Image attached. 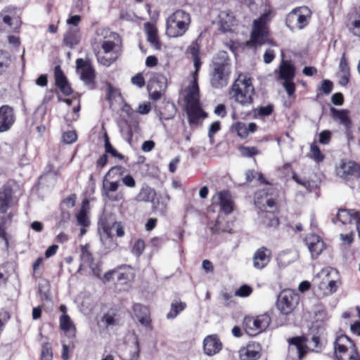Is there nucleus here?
<instances>
[{"label": "nucleus", "mask_w": 360, "mask_h": 360, "mask_svg": "<svg viewBox=\"0 0 360 360\" xmlns=\"http://www.w3.org/2000/svg\"><path fill=\"white\" fill-rule=\"evenodd\" d=\"M13 195L14 191L10 184L6 183L0 188V238L4 240L6 247L9 245L6 229L15 214L13 207L16 203Z\"/></svg>", "instance_id": "nucleus-1"}, {"label": "nucleus", "mask_w": 360, "mask_h": 360, "mask_svg": "<svg viewBox=\"0 0 360 360\" xmlns=\"http://www.w3.org/2000/svg\"><path fill=\"white\" fill-rule=\"evenodd\" d=\"M269 15V13L265 12L254 20L250 41L248 42L250 46L257 49L264 44L277 46L275 40L270 38V30L268 25Z\"/></svg>", "instance_id": "nucleus-2"}, {"label": "nucleus", "mask_w": 360, "mask_h": 360, "mask_svg": "<svg viewBox=\"0 0 360 360\" xmlns=\"http://www.w3.org/2000/svg\"><path fill=\"white\" fill-rule=\"evenodd\" d=\"M230 94L242 105L252 104L255 88L252 77L248 73H239L231 86Z\"/></svg>", "instance_id": "nucleus-3"}, {"label": "nucleus", "mask_w": 360, "mask_h": 360, "mask_svg": "<svg viewBox=\"0 0 360 360\" xmlns=\"http://www.w3.org/2000/svg\"><path fill=\"white\" fill-rule=\"evenodd\" d=\"M231 63L226 52L214 58L211 65L210 82L215 89H222L228 84L231 75Z\"/></svg>", "instance_id": "nucleus-4"}, {"label": "nucleus", "mask_w": 360, "mask_h": 360, "mask_svg": "<svg viewBox=\"0 0 360 360\" xmlns=\"http://www.w3.org/2000/svg\"><path fill=\"white\" fill-rule=\"evenodd\" d=\"M125 168L121 165L112 167L105 174L102 181L101 192L110 200L117 202L123 199L121 193L114 194L120 186V179L123 176Z\"/></svg>", "instance_id": "nucleus-5"}, {"label": "nucleus", "mask_w": 360, "mask_h": 360, "mask_svg": "<svg viewBox=\"0 0 360 360\" xmlns=\"http://www.w3.org/2000/svg\"><path fill=\"white\" fill-rule=\"evenodd\" d=\"M191 22L190 13L182 9H178L167 19V34L170 37H181L188 31Z\"/></svg>", "instance_id": "nucleus-6"}, {"label": "nucleus", "mask_w": 360, "mask_h": 360, "mask_svg": "<svg viewBox=\"0 0 360 360\" xmlns=\"http://www.w3.org/2000/svg\"><path fill=\"white\" fill-rule=\"evenodd\" d=\"M274 73L277 79L283 82V86L288 96H293L296 91V85L294 82L296 67L293 61L282 59Z\"/></svg>", "instance_id": "nucleus-7"}, {"label": "nucleus", "mask_w": 360, "mask_h": 360, "mask_svg": "<svg viewBox=\"0 0 360 360\" xmlns=\"http://www.w3.org/2000/svg\"><path fill=\"white\" fill-rule=\"evenodd\" d=\"M312 11L306 6L293 8L285 17L286 26L291 30H303L311 20Z\"/></svg>", "instance_id": "nucleus-8"}, {"label": "nucleus", "mask_w": 360, "mask_h": 360, "mask_svg": "<svg viewBox=\"0 0 360 360\" xmlns=\"http://www.w3.org/2000/svg\"><path fill=\"white\" fill-rule=\"evenodd\" d=\"M335 171L336 176L352 188L354 182L360 179V164L354 160H342Z\"/></svg>", "instance_id": "nucleus-9"}, {"label": "nucleus", "mask_w": 360, "mask_h": 360, "mask_svg": "<svg viewBox=\"0 0 360 360\" xmlns=\"http://www.w3.org/2000/svg\"><path fill=\"white\" fill-rule=\"evenodd\" d=\"M271 322L270 316L265 313L256 316H245L243 326L245 332L250 336H255L264 331Z\"/></svg>", "instance_id": "nucleus-10"}, {"label": "nucleus", "mask_w": 360, "mask_h": 360, "mask_svg": "<svg viewBox=\"0 0 360 360\" xmlns=\"http://www.w3.org/2000/svg\"><path fill=\"white\" fill-rule=\"evenodd\" d=\"M300 302V296L294 290L285 289L278 296L276 307L281 314L289 315L292 314Z\"/></svg>", "instance_id": "nucleus-11"}, {"label": "nucleus", "mask_w": 360, "mask_h": 360, "mask_svg": "<svg viewBox=\"0 0 360 360\" xmlns=\"http://www.w3.org/2000/svg\"><path fill=\"white\" fill-rule=\"evenodd\" d=\"M77 72L79 75L80 79L90 90L96 87V70L89 60L77 58L76 60Z\"/></svg>", "instance_id": "nucleus-12"}, {"label": "nucleus", "mask_w": 360, "mask_h": 360, "mask_svg": "<svg viewBox=\"0 0 360 360\" xmlns=\"http://www.w3.org/2000/svg\"><path fill=\"white\" fill-rule=\"evenodd\" d=\"M330 110L333 119L334 120H338L340 124L344 126L345 135L348 140L353 139V124L349 116V111L347 109L338 110L333 107L330 108Z\"/></svg>", "instance_id": "nucleus-13"}, {"label": "nucleus", "mask_w": 360, "mask_h": 360, "mask_svg": "<svg viewBox=\"0 0 360 360\" xmlns=\"http://www.w3.org/2000/svg\"><path fill=\"white\" fill-rule=\"evenodd\" d=\"M304 242L311 253V258L314 259H317L326 248L322 238L315 233L307 235Z\"/></svg>", "instance_id": "nucleus-14"}, {"label": "nucleus", "mask_w": 360, "mask_h": 360, "mask_svg": "<svg viewBox=\"0 0 360 360\" xmlns=\"http://www.w3.org/2000/svg\"><path fill=\"white\" fill-rule=\"evenodd\" d=\"M346 27L352 36L360 39V6L354 7L348 13Z\"/></svg>", "instance_id": "nucleus-15"}, {"label": "nucleus", "mask_w": 360, "mask_h": 360, "mask_svg": "<svg viewBox=\"0 0 360 360\" xmlns=\"http://www.w3.org/2000/svg\"><path fill=\"white\" fill-rule=\"evenodd\" d=\"M15 121L14 110L8 105L0 107V133L8 131Z\"/></svg>", "instance_id": "nucleus-16"}, {"label": "nucleus", "mask_w": 360, "mask_h": 360, "mask_svg": "<svg viewBox=\"0 0 360 360\" xmlns=\"http://www.w3.org/2000/svg\"><path fill=\"white\" fill-rule=\"evenodd\" d=\"M271 250L266 247L262 246L258 248L253 255V266L257 269H263L271 262Z\"/></svg>", "instance_id": "nucleus-17"}, {"label": "nucleus", "mask_w": 360, "mask_h": 360, "mask_svg": "<svg viewBox=\"0 0 360 360\" xmlns=\"http://www.w3.org/2000/svg\"><path fill=\"white\" fill-rule=\"evenodd\" d=\"M132 310L141 326L150 330L153 328L150 311L148 307L136 303L133 305Z\"/></svg>", "instance_id": "nucleus-18"}, {"label": "nucleus", "mask_w": 360, "mask_h": 360, "mask_svg": "<svg viewBox=\"0 0 360 360\" xmlns=\"http://www.w3.org/2000/svg\"><path fill=\"white\" fill-rule=\"evenodd\" d=\"M54 79L56 86L64 96H70L73 90L60 65L54 68Z\"/></svg>", "instance_id": "nucleus-19"}, {"label": "nucleus", "mask_w": 360, "mask_h": 360, "mask_svg": "<svg viewBox=\"0 0 360 360\" xmlns=\"http://www.w3.org/2000/svg\"><path fill=\"white\" fill-rule=\"evenodd\" d=\"M339 221L342 224H349L353 221L355 224L360 221V211L352 209L340 208L338 210L336 217L333 219V222Z\"/></svg>", "instance_id": "nucleus-20"}, {"label": "nucleus", "mask_w": 360, "mask_h": 360, "mask_svg": "<svg viewBox=\"0 0 360 360\" xmlns=\"http://www.w3.org/2000/svg\"><path fill=\"white\" fill-rule=\"evenodd\" d=\"M261 355V346L256 342L248 343L238 351L240 360H258Z\"/></svg>", "instance_id": "nucleus-21"}, {"label": "nucleus", "mask_w": 360, "mask_h": 360, "mask_svg": "<svg viewBox=\"0 0 360 360\" xmlns=\"http://www.w3.org/2000/svg\"><path fill=\"white\" fill-rule=\"evenodd\" d=\"M186 111L191 126L198 124L201 119L207 117V113L201 108L199 103L186 104Z\"/></svg>", "instance_id": "nucleus-22"}, {"label": "nucleus", "mask_w": 360, "mask_h": 360, "mask_svg": "<svg viewBox=\"0 0 360 360\" xmlns=\"http://www.w3.org/2000/svg\"><path fill=\"white\" fill-rule=\"evenodd\" d=\"M222 349V343L217 335H210L203 340V349L205 354L213 356Z\"/></svg>", "instance_id": "nucleus-23"}, {"label": "nucleus", "mask_w": 360, "mask_h": 360, "mask_svg": "<svg viewBox=\"0 0 360 360\" xmlns=\"http://www.w3.org/2000/svg\"><path fill=\"white\" fill-rule=\"evenodd\" d=\"M356 348L354 342L347 335L341 334L336 336L333 344L334 354Z\"/></svg>", "instance_id": "nucleus-24"}, {"label": "nucleus", "mask_w": 360, "mask_h": 360, "mask_svg": "<svg viewBox=\"0 0 360 360\" xmlns=\"http://www.w3.org/2000/svg\"><path fill=\"white\" fill-rule=\"evenodd\" d=\"M144 31L147 36V41L150 46L155 50H161L162 44L160 42L158 31L156 25L151 22H145L143 25Z\"/></svg>", "instance_id": "nucleus-25"}, {"label": "nucleus", "mask_w": 360, "mask_h": 360, "mask_svg": "<svg viewBox=\"0 0 360 360\" xmlns=\"http://www.w3.org/2000/svg\"><path fill=\"white\" fill-rule=\"evenodd\" d=\"M307 338L304 335L295 336L288 340L289 345L296 347L297 350V357L300 360H302L309 351V347L307 345Z\"/></svg>", "instance_id": "nucleus-26"}, {"label": "nucleus", "mask_w": 360, "mask_h": 360, "mask_svg": "<svg viewBox=\"0 0 360 360\" xmlns=\"http://www.w3.org/2000/svg\"><path fill=\"white\" fill-rule=\"evenodd\" d=\"M220 210L225 214H230L233 210V201L230 192L227 190H223L217 194Z\"/></svg>", "instance_id": "nucleus-27"}, {"label": "nucleus", "mask_w": 360, "mask_h": 360, "mask_svg": "<svg viewBox=\"0 0 360 360\" xmlns=\"http://www.w3.org/2000/svg\"><path fill=\"white\" fill-rule=\"evenodd\" d=\"M257 126L255 122H251L247 125L242 122H236L231 127V132L236 133V134L241 139H246L250 132L254 133L257 131Z\"/></svg>", "instance_id": "nucleus-28"}, {"label": "nucleus", "mask_w": 360, "mask_h": 360, "mask_svg": "<svg viewBox=\"0 0 360 360\" xmlns=\"http://www.w3.org/2000/svg\"><path fill=\"white\" fill-rule=\"evenodd\" d=\"M269 195H278V191L275 188H265L259 189L255 193L254 202L258 209H264V203Z\"/></svg>", "instance_id": "nucleus-29"}, {"label": "nucleus", "mask_w": 360, "mask_h": 360, "mask_svg": "<svg viewBox=\"0 0 360 360\" xmlns=\"http://www.w3.org/2000/svg\"><path fill=\"white\" fill-rule=\"evenodd\" d=\"M162 79L163 80V85L159 84V83H162L161 81H158V79H155L153 81H151L150 83L148 84V92L150 98L153 99V101L159 100L164 94V91L166 86V78L162 76Z\"/></svg>", "instance_id": "nucleus-30"}, {"label": "nucleus", "mask_w": 360, "mask_h": 360, "mask_svg": "<svg viewBox=\"0 0 360 360\" xmlns=\"http://www.w3.org/2000/svg\"><path fill=\"white\" fill-rule=\"evenodd\" d=\"M132 277L131 269L129 267L122 265L115 268L116 284L127 285Z\"/></svg>", "instance_id": "nucleus-31"}, {"label": "nucleus", "mask_w": 360, "mask_h": 360, "mask_svg": "<svg viewBox=\"0 0 360 360\" xmlns=\"http://www.w3.org/2000/svg\"><path fill=\"white\" fill-rule=\"evenodd\" d=\"M186 104L199 103L200 90L198 78H193L191 84L188 86L186 96Z\"/></svg>", "instance_id": "nucleus-32"}, {"label": "nucleus", "mask_w": 360, "mask_h": 360, "mask_svg": "<svg viewBox=\"0 0 360 360\" xmlns=\"http://www.w3.org/2000/svg\"><path fill=\"white\" fill-rule=\"evenodd\" d=\"M60 328L64 331L69 338H75L77 329L68 314H62L59 318Z\"/></svg>", "instance_id": "nucleus-33"}, {"label": "nucleus", "mask_w": 360, "mask_h": 360, "mask_svg": "<svg viewBox=\"0 0 360 360\" xmlns=\"http://www.w3.org/2000/svg\"><path fill=\"white\" fill-rule=\"evenodd\" d=\"M81 34L77 27L70 28L64 34L63 43L70 49L74 48L80 41Z\"/></svg>", "instance_id": "nucleus-34"}, {"label": "nucleus", "mask_w": 360, "mask_h": 360, "mask_svg": "<svg viewBox=\"0 0 360 360\" xmlns=\"http://www.w3.org/2000/svg\"><path fill=\"white\" fill-rule=\"evenodd\" d=\"M276 212H260L262 224L267 229H277L280 224V220L276 215Z\"/></svg>", "instance_id": "nucleus-35"}, {"label": "nucleus", "mask_w": 360, "mask_h": 360, "mask_svg": "<svg viewBox=\"0 0 360 360\" xmlns=\"http://www.w3.org/2000/svg\"><path fill=\"white\" fill-rule=\"evenodd\" d=\"M103 231L106 234L108 238H112L115 235L118 237H122L124 235V231L120 222H114L111 225L105 223L103 224Z\"/></svg>", "instance_id": "nucleus-36"}, {"label": "nucleus", "mask_w": 360, "mask_h": 360, "mask_svg": "<svg viewBox=\"0 0 360 360\" xmlns=\"http://www.w3.org/2000/svg\"><path fill=\"white\" fill-rule=\"evenodd\" d=\"M90 204L88 199H84L82 202V206L79 212L76 215L78 224L84 227L89 225V220L88 218V210H89Z\"/></svg>", "instance_id": "nucleus-37"}, {"label": "nucleus", "mask_w": 360, "mask_h": 360, "mask_svg": "<svg viewBox=\"0 0 360 360\" xmlns=\"http://www.w3.org/2000/svg\"><path fill=\"white\" fill-rule=\"evenodd\" d=\"M155 198V190L149 186H145L141 188L136 196V200L139 202H152Z\"/></svg>", "instance_id": "nucleus-38"}, {"label": "nucleus", "mask_w": 360, "mask_h": 360, "mask_svg": "<svg viewBox=\"0 0 360 360\" xmlns=\"http://www.w3.org/2000/svg\"><path fill=\"white\" fill-rule=\"evenodd\" d=\"M187 307L186 302H182L179 298L174 299L171 303V309L167 314L168 319H175Z\"/></svg>", "instance_id": "nucleus-39"}, {"label": "nucleus", "mask_w": 360, "mask_h": 360, "mask_svg": "<svg viewBox=\"0 0 360 360\" xmlns=\"http://www.w3.org/2000/svg\"><path fill=\"white\" fill-rule=\"evenodd\" d=\"M104 148L105 152V154H110L112 157L117 158L120 160H123L124 162H127L128 160L127 158H126L124 155L118 153L117 150L113 148V146L110 142V139L107 133H105L104 134Z\"/></svg>", "instance_id": "nucleus-40"}, {"label": "nucleus", "mask_w": 360, "mask_h": 360, "mask_svg": "<svg viewBox=\"0 0 360 360\" xmlns=\"http://www.w3.org/2000/svg\"><path fill=\"white\" fill-rule=\"evenodd\" d=\"M278 195H269L264 203V209H259L261 212H271L279 213L280 207L278 202Z\"/></svg>", "instance_id": "nucleus-41"}, {"label": "nucleus", "mask_w": 360, "mask_h": 360, "mask_svg": "<svg viewBox=\"0 0 360 360\" xmlns=\"http://www.w3.org/2000/svg\"><path fill=\"white\" fill-rule=\"evenodd\" d=\"M219 25L224 32H229L234 25L235 18L233 15L226 13L219 15Z\"/></svg>", "instance_id": "nucleus-42"}, {"label": "nucleus", "mask_w": 360, "mask_h": 360, "mask_svg": "<svg viewBox=\"0 0 360 360\" xmlns=\"http://www.w3.org/2000/svg\"><path fill=\"white\" fill-rule=\"evenodd\" d=\"M334 360H360V353L356 349L334 354Z\"/></svg>", "instance_id": "nucleus-43"}, {"label": "nucleus", "mask_w": 360, "mask_h": 360, "mask_svg": "<svg viewBox=\"0 0 360 360\" xmlns=\"http://www.w3.org/2000/svg\"><path fill=\"white\" fill-rule=\"evenodd\" d=\"M309 157L317 163L322 162L325 159V155L321 153L316 142H313L310 145Z\"/></svg>", "instance_id": "nucleus-44"}, {"label": "nucleus", "mask_w": 360, "mask_h": 360, "mask_svg": "<svg viewBox=\"0 0 360 360\" xmlns=\"http://www.w3.org/2000/svg\"><path fill=\"white\" fill-rule=\"evenodd\" d=\"M53 353L52 345L49 342H46L42 344L41 348L39 360H53Z\"/></svg>", "instance_id": "nucleus-45"}, {"label": "nucleus", "mask_w": 360, "mask_h": 360, "mask_svg": "<svg viewBox=\"0 0 360 360\" xmlns=\"http://www.w3.org/2000/svg\"><path fill=\"white\" fill-rule=\"evenodd\" d=\"M240 155L245 158H252L259 154V150L255 146H245L240 145L238 146Z\"/></svg>", "instance_id": "nucleus-46"}, {"label": "nucleus", "mask_w": 360, "mask_h": 360, "mask_svg": "<svg viewBox=\"0 0 360 360\" xmlns=\"http://www.w3.org/2000/svg\"><path fill=\"white\" fill-rule=\"evenodd\" d=\"M11 63V58L9 54L0 51V75L6 72Z\"/></svg>", "instance_id": "nucleus-47"}, {"label": "nucleus", "mask_w": 360, "mask_h": 360, "mask_svg": "<svg viewBox=\"0 0 360 360\" xmlns=\"http://www.w3.org/2000/svg\"><path fill=\"white\" fill-rule=\"evenodd\" d=\"M80 257L82 261L88 265L94 261V258L89 251V245L88 244L82 245Z\"/></svg>", "instance_id": "nucleus-48"}, {"label": "nucleus", "mask_w": 360, "mask_h": 360, "mask_svg": "<svg viewBox=\"0 0 360 360\" xmlns=\"http://www.w3.org/2000/svg\"><path fill=\"white\" fill-rule=\"evenodd\" d=\"M145 248V241L143 239H138L134 243V245L131 249V252L134 255L139 257L143 254Z\"/></svg>", "instance_id": "nucleus-49"}, {"label": "nucleus", "mask_w": 360, "mask_h": 360, "mask_svg": "<svg viewBox=\"0 0 360 360\" xmlns=\"http://www.w3.org/2000/svg\"><path fill=\"white\" fill-rule=\"evenodd\" d=\"M200 44L196 39L191 42L187 49V53H189L192 58L200 57Z\"/></svg>", "instance_id": "nucleus-50"}, {"label": "nucleus", "mask_w": 360, "mask_h": 360, "mask_svg": "<svg viewBox=\"0 0 360 360\" xmlns=\"http://www.w3.org/2000/svg\"><path fill=\"white\" fill-rule=\"evenodd\" d=\"M221 128V126L219 121H215L210 124L208 130V137L212 143H214V136L215 134L219 131Z\"/></svg>", "instance_id": "nucleus-51"}, {"label": "nucleus", "mask_w": 360, "mask_h": 360, "mask_svg": "<svg viewBox=\"0 0 360 360\" xmlns=\"http://www.w3.org/2000/svg\"><path fill=\"white\" fill-rule=\"evenodd\" d=\"M62 138L63 142L71 144L77 141V134L75 131H68L63 134Z\"/></svg>", "instance_id": "nucleus-52"}, {"label": "nucleus", "mask_w": 360, "mask_h": 360, "mask_svg": "<svg viewBox=\"0 0 360 360\" xmlns=\"http://www.w3.org/2000/svg\"><path fill=\"white\" fill-rule=\"evenodd\" d=\"M252 288L250 285H243L235 292V295L240 297H246L252 292Z\"/></svg>", "instance_id": "nucleus-53"}, {"label": "nucleus", "mask_w": 360, "mask_h": 360, "mask_svg": "<svg viewBox=\"0 0 360 360\" xmlns=\"http://www.w3.org/2000/svg\"><path fill=\"white\" fill-rule=\"evenodd\" d=\"M319 143L323 145H327L331 140L332 134L328 130H324L319 133Z\"/></svg>", "instance_id": "nucleus-54"}, {"label": "nucleus", "mask_w": 360, "mask_h": 360, "mask_svg": "<svg viewBox=\"0 0 360 360\" xmlns=\"http://www.w3.org/2000/svg\"><path fill=\"white\" fill-rule=\"evenodd\" d=\"M91 269L93 274L97 278H101V262L94 261L88 265Z\"/></svg>", "instance_id": "nucleus-55"}, {"label": "nucleus", "mask_w": 360, "mask_h": 360, "mask_svg": "<svg viewBox=\"0 0 360 360\" xmlns=\"http://www.w3.org/2000/svg\"><path fill=\"white\" fill-rule=\"evenodd\" d=\"M120 94V93L119 92V90L115 88L110 84H108L106 99L108 101H111L112 99H114L117 96H118Z\"/></svg>", "instance_id": "nucleus-56"}, {"label": "nucleus", "mask_w": 360, "mask_h": 360, "mask_svg": "<svg viewBox=\"0 0 360 360\" xmlns=\"http://www.w3.org/2000/svg\"><path fill=\"white\" fill-rule=\"evenodd\" d=\"M10 319L11 315L8 311H0V335L3 332L6 323L9 321Z\"/></svg>", "instance_id": "nucleus-57"}, {"label": "nucleus", "mask_w": 360, "mask_h": 360, "mask_svg": "<svg viewBox=\"0 0 360 360\" xmlns=\"http://www.w3.org/2000/svg\"><path fill=\"white\" fill-rule=\"evenodd\" d=\"M115 316V314L111 315L108 313L105 314L101 318V321L105 323L106 328L110 326H114L116 324Z\"/></svg>", "instance_id": "nucleus-58"}, {"label": "nucleus", "mask_w": 360, "mask_h": 360, "mask_svg": "<svg viewBox=\"0 0 360 360\" xmlns=\"http://www.w3.org/2000/svg\"><path fill=\"white\" fill-rule=\"evenodd\" d=\"M311 342L313 345V350L319 352L322 349V344L321 342V337L319 334H314L311 338Z\"/></svg>", "instance_id": "nucleus-59"}, {"label": "nucleus", "mask_w": 360, "mask_h": 360, "mask_svg": "<svg viewBox=\"0 0 360 360\" xmlns=\"http://www.w3.org/2000/svg\"><path fill=\"white\" fill-rule=\"evenodd\" d=\"M101 48L104 53H110L115 49V43L112 40H104L101 44Z\"/></svg>", "instance_id": "nucleus-60"}, {"label": "nucleus", "mask_w": 360, "mask_h": 360, "mask_svg": "<svg viewBox=\"0 0 360 360\" xmlns=\"http://www.w3.org/2000/svg\"><path fill=\"white\" fill-rule=\"evenodd\" d=\"M340 69L343 74L349 73V67L346 58L345 53H343L340 62Z\"/></svg>", "instance_id": "nucleus-61"}, {"label": "nucleus", "mask_w": 360, "mask_h": 360, "mask_svg": "<svg viewBox=\"0 0 360 360\" xmlns=\"http://www.w3.org/2000/svg\"><path fill=\"white\" fill-rule=\"evenodd\" d=\"M131 83L139 88L144 86L145 79L141 73H138L131 78Z\"/></svg>", "instance_id": "nucleus-62"}, {"label": "nucleus", "mask_w": 360, "mask_h": 360, "mask_svg": "<svg viewBox=\"0 0 360 360\" xmlns=\"http://www.w3.org/2000/svg\"><path fill=\"white\" fill-rule=\"evenodd\" d=\"M122 182L129 188H134L136 186V181L131 174L122 176Z\"/></svg>", "instance_id": "nucleus-63"}, {"label": "nucleus", "mask_w": 360, "mask_h": 360, "mask_svg": "<svg viewBox=\"0 0 360 360\" xmlns=\"http://www.w3.org/2000/svg\"><path fill=\"white\" fill-rule=\"evenodd\" d=\"M274 111L272 105L262 106L258 109V115L260 117H266L270 115Z\"/></svg>", "instance_id": "nucleus-64"}]
</instances>
